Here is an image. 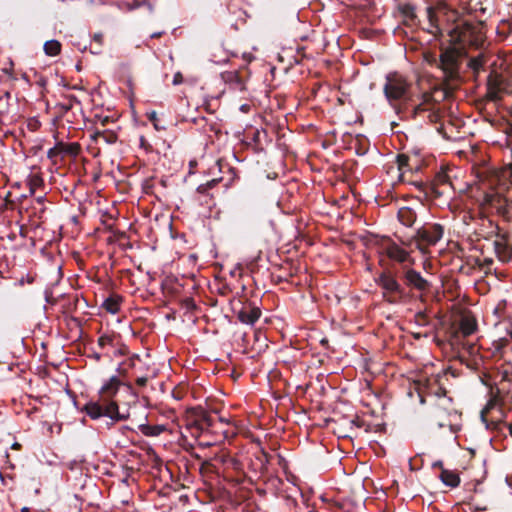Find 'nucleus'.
<instances>
[{"mask_svg":"<svg viewBox=\"0 0 512 512\" xmlns=\"http://www.w3.org/2000/svg\"><path fill=\"white\" fill-rule=\"evenodd\" d=\"M121 384L117 376H112L101 387L98 399L88 401L81 408V411L85 412L92 420H97L101 417L109 418L110 421L107 422L108 428L117 422L126 421L130 416L129 413H121L118 403L114 400Z\"/></svg>","mask_w":512,"mask_h":512,"instance_id":"obj_1","label":"nucleus"},{"mask_svg":"<svg viewBox=\"0 0 512 512\" xmlns=\"http://www.w3.org/2000/svg\"><path fill=\"white\" fill-rule=\"evenodd\" d=\"M466 32L455 26L448 32L449 39L440 41V56L438 66L444 73L445 80L453 81L459 78L460 59L464 53Z\"/></svg>","mask_w":512,"mask_h":512,"instance_id":"obj_2","label":"nucleus"},{"mask_svg":"<svg viewBox=\"0 0 512 512\" xmlns=\"http://www.w3.org/2000/svg\"><path fill=\"white\" fill-rule=\"evenodd\" d=\"M445 228L440 223L426 222L416 229L410 237H399L402 246L410 251L419 250L422 254L430 253V248L436 246L443 238Z\"/></svg>","mask_w":512,"mask_h":512,"instance_id":"obj_3","label":"nucleus"},{"mask_svg":"<svg viewBox=\"0 0 512 512\" xmlns=\"http://www.w3.org/2000/svg\"><path fill=\"white\" fill-rule=\"evenodd\" d=\"M383 92L397 114L401 113L400 103L406 104L412 100L411 83L397 72H391L386 76Z\"/></svg>","mask_w":512,"mask_h":512,"instance_id":"obj_4","label":"nucleus"},{"mask_svg":"<svg viewBox=\"0 0 512 512\" xmlns=\"http://www.w3.org/2000/svg\"><path fill=\"white\" fill-rule=\"evenodd\" d=\"M441 394L436 393L433 397L429 415L431 420L439 427H449L452 432H456L454 419L459 417V414L454 407L453 399L445 395L442 388L438 389Z\"/></svg>","mask_w":512,"mask_h":512,"instance_id":"obj_5","label":"nucleus"},{"mask_svg":"<svg viewBox=\"0 0 512 512\" xmlns=\"http://www.w3.org/2000/svg\"><path fill=\"white\" fill-rule=\"evenodd\" d=\"M512 187L508 188L505 195L500 192H488L484 194L482 206L484 209H495L497 214L505 219L512 217Z\"/></svg>","mask_w":512,"mask_h":512,"instance_id":"obj_6","label":"nucleus"},{"mask_svg":"<svg viewBox=\"0 0 512 512\" xmlns=\"http://www.w3.org/2000/svg\"><path fill=\"white\" fill-rule=\"evenodd\" d=\"M213 424L214 419L204 408L198 406L190 409L189 416L186 419V428L191 431L192 436H200L202 432L211 428Z\"/></svg>","mask_w":512,"mask_h":512,"instance_id":"obj_7","label":"nucleus"},{"mask_svg":"<svg viewBox=\"0 0 512 512\" xmlns=\"http://www.w3.org/2000/svg\"><path fill=\"white\" fill-rule=\"evenodd\" d=\"M81 152V145L77 142L65 143L57 142L54 147L47 152V157L53 165H57L65 160L66 157L76 158Z\"/></svg>","mask_w":512,"mask_h":512,"instance_id":"obj_8","label":"nucleus"},{"mask_svg":"<svg viewBox=\"0 0 512 512\" xmlns=\"http://www.w3.org/2000/svg\"><path fill=\"white\" fill-rule=\"evenodd\" d=\"M377 283L385 291L384 295H387V300L390 303H397L405 295L402 286L389 272H382L377 279Z\"/></svg>","mask_w":512,"mask_h":512,"instance_id":"obj_9","label":"nucleus"},{"mask_svg":"<svg viewBox=\"0 0 512 512\" xmlns=\"http://www.w3.org/2000/svg\"><path fill=\"white\" fill-rule=\"evenodd\" d=\"M487 92L486 98L489 101L497 102L501 100L502 94L506 93L508 90V84L503 79V77L497 73H490L487 78Z\"/></svg>","mask_w":512,"mask_h":512,"instance_id":"obj_10","label":"nucleus"},{"mask_svg":"<svg viewBox=\"0 0 512 512\" xmlns=\"http://www.w3.org/2000/svg\"><path fill=\"white\" fill-rule=\"evenodd\" d=\"M428 6L426 8V14L427 19L429 23L430 29L428 30L431 34L434 35V37L441 41V39L444 37V33L439 25V20L437 16V9L445 8V5L440 3L437 6H433L430 3V0H428V3H426Z\"/></svg>","mask_w":512,"mask_h":512,"instance_id":"obj_11","label":"nucleus"},{"mask_svg":"<svg viewBox=\"0 0 512 512\" xmlns=\"http://www.w3.org/2000/svg\"><path fill=\"white\" fill-rule=\"evenodd\" d=\"M237 319L247 325H253L261 316L259 307L251 302L242 303L238 311H236Z\"/></svg>","mask_w":512,"mask_h":512,"instance_id":"obj_12","label":"nucleus"},{"mask_svg":"<svg viewBox=\"0 0 512 512\" xmlns=\"http://www.w3.org/2000/svg\"><path fill=\"white\" fill-rule=\"evenodd\" d=\"M46 209L47 208L44 203V197L43 196L37 197L35 199L34 204L29 209H27L29 219L33 225H35L36 227H39L40 224L45 221Z\"/></svg>","mask_w":512,"mask_h":512,"instance_id":"obj_13","label":"nucleus"},{"mask_svg":"<svg viewBox=\"0 0 512 512\" xmlns=\"http://www.w3.org/2000/svg\"><path fill=\"white\" fill-rule=\"evenodd\" d=\"M405 284L418 291H425L429 287V283L422 275L414 269H408L403 274Z\"/></svg>","mask_w":512,"mask_h":512,"instance_id":"obj_14","label":"nucleus"},{"mask_svg":"<svg viewBox=\"0 0 512 512\" xmlns=\"http://www.w3.org/2000/svg\"><path fill=\"white\" fill-rule=\"evenodd\" d=\"M449 81L446 80L445 84L443 86L435 87L433 89V92L431 94L424 93V103H430L431 101L435 102H442L448 98H450L453 95V87L448 83Z\"/></svg>","mask_w":512,"mask_h":512,"instance_id":"obj_15","label":"nucleus"},{"mask_svg":"<svg viewBox=\"0 0 512 512\" xmlns=\"http://www.w3.org/2000/svg\"><path fill=\"white\" fill-rule=\"evenodd\" d=\"M425 3H428V0H423ZM395 3L396 10L399 14L406 20L415 23L418 20V16L416 14V5H414L410 1L403 0H393Z\"/></svg>","mask_w":512,"mask_h":512,"instance_id":"obj_16","label":"nucleus"},{"mask_svg":"<svg viewBox=\"0 0 512 512\" xmlns=\"http://www.w3.org/2000/svg\"><path fill=\"white\" fill-rule=\"evenodd\" d=\"M397 219L403 226L410 228L417 220V213L413 208L403 206L398 209Z\"/></svg>","mask_w":512,"mask_h":512,"instance_id":"obj_17","label":"nucleus"},{"mask_svg":"<svg viewBox=\"0 0 512 512\" xmlns=\"http://www.w3.org/2000/svg\"><path fill=\"white\" fill-rule=\"evenodd\" d=\"M385 252L390 259L399 263H405L409 259V253L395 242L387 245Z\"/></svg>","mask_w":512,"mask_h":512,"instance_id":"obj_18","label":"nucleus"},{"mask_svg":"<svg viewBox=\"0 0 512 512\" xmlns=\"http://www.w3.org/2000/svg\"><path fill=\"white\" fill-rule=\"evenodd\" d=\"M352 431V420L343 417L335 421L334 433L343 439L351 438L350 433Z\"/></svg>","mask_w":512,"mask_h":512,"instance_id":"obj_19","label":"nucleus"},{"mask_svg":"<svg viewBox=\"0 0 512 512\" xmlns=\"http://www.w3.org/2000/svg\"><path fill=\"white\" fill-rule=\"evenodd\" d=\"M459 329L464 337L472 335L477 330V321L475 317L465 315L461 318Z\"/></svg>","mask_w":512,"mask_h":512,"instance_id":"obj_20","label":"nucleus"},{"mask_svg":"<svg viewBox=\"0 0 512 512\" xmlns=\"http://www.w3.org/2000/svg\"><path fill=\"white\" fill-rule=\"evenodd\" d=\"M91 139L96 142L100 143L103 142L105 144H114L116 143L118 136L117 134L112 130H96L92 135Z\"/></svg>","mask_w":512,"mask_h":512,"instance_id":"obj_21","label":"nucleus"},{"mask_svg":"<svg viewBox=\"0 0 512 512\" xmlns=\"http://www.w3.org/2000/svg\"><path fill=\"white\" fill-rule=\"evenodd\" d=\"M439 478L446 486L451 488H455L460 484V477L458 473L452 470L442 468Z\"/></svg>","mask_w":512,"mask_h":512,"instance_id":"obj_22","label":"nucleus"},{"mask_svg":"<svg viewBox=\"0 0 512 512\" xmlns=\"http://www.w3.org/2000/svg\"><path fill=\"white\" fill-rule=\"evenodd\" d=\"M507 241L508 235H502L500 240L494 241L495 252L498 255V257L503 261H507L510 258Z\"/></svg>","mask_w":512,"mask_h":512,"instance_id":"obj_23","label":"nucleus"},{"mask_svg":"<svg viewBox=\"0 0 512 512\" xmlns=\"http://www.w3.org/2000/svg\"><path fill=\"white\" fill-rule=\"evenodd\" d=\"M122 297L119 295H111L106 298L102 304V307L111 314H116L120 310V304Z\"/></svg>","mask_w":512,"mask_h":512,"instance_id":"obj_24","label":"nucleus"},{"mask_svg":"<svg viewBox=\"0 0 512 512\" xmlns=\"http://www.w3.org/2000/svg\"><path fill=\"white\" fill-rule=\"evenodd\" d=\"M370 148V142L364 135L358 134L354 137V152L357 155H364Z\"/></svg>","mask_w":512,"mask_h":512,"instance_id":"obj_25","label":"nucleus"},{"mask_svg":"<svg viewBox=\"0 0 512 512\" xmlns=\"http://www.w3.org/2000/svg\"><path fill=\"white\" fill-rule=\"evenodd\" d=\"M27 186L29 187V192L33 195L37 189L44 186V180L40 174H30L27 178Z\"/></svg>","mask_w":512,"mask_h":512,"instance_id":"obj_26","label":"nucleus"},{"mask_svg":"<svg viewBox=\"0 0 512 512\" xmlns=\"http://www.w3.org/2000/svg\"><path fill=\"white\" fill-rule=\"evenodd\" d=\"M62 45L58 40L46 41L43 45V50L47 56H57L61 53Z\"/></svg>","mask_w":512,"mask_h":512,"instance_id":"obj_27","label":"nucleus"},{"mask_svg":"<svg viewBox=\"0 0 512 512\" xmlns=\"http://www.w3.org/2000/svg\"><path fill=\"white\" fill-rule=\"evenodd\" d=\"M117 335L115 333L111 334H103L98 338V346L101 349L106 348L107 346L115 347V340L117 339Z\"/></svg>","mask_w":512,"mask_h":512,"instance_id":"obj_28","label":"nucleus"},{"mask_svg":"<svg viewBox=\"0 0 512 512\" xmlns=\"http://www.w3.org/2000/svg\"><path fill=\"white\" fill-rule=\"evenodd\" d=\"M485 59L482 55L470 58L468 67L475 73L478 74L484 67Z\"/></svg>","mask_w":512,"mask_h":512,"instance_id":"obj_29","label":"nucleus"},{"mask_svg":"<svg viewBox=\"0 0 512 512\" xmlns=\"http://www.w3.org/2000/svg\"><path fill=\"white\" fill-rule=\"evenodd\" d=\"M221 178H214L212 180L207 181L197 187V192L200 194H208V191L213 189L221 182Z\"/></svg>","mask_w":512,"mask_h":512,"instance_id":"obj_30","label":"nucleus"},{"mask_svg":"<svg viewBox=\"0 0 512 512\" xmlns=\"http://www.w3.org/2000/svg\"><path fill=\"white\" fill-rule=\"evenodd\" d=\"M141 431L146 436H158L164 431V427L160 425H145Z\"/></svg>","mask_w":512,"mask_h":512,"instance_id":"obj_31","label":"nucleus"},{"mask_svg":"<svg viewBox=\"0 0 512 512\" xmlns=\"http://www.w3.org/2000/svg\"><path fill=\"white\" fill-rule=\"evenodd\" d=\"M409 161H410L409 156H407L405 154H399L397 156V163H398L399 170L402 172L405 170H412V167H410Z\"/></svg>","mask_w":512,"mask_h":512,"instance_id":"obj_32","label":"nucleus"},{"mask_svg":"<svg viewBox=\"0 0 512 512\" xmlns=\"http://www.w3.org/2000/svg\"><path fill=\"white\" fill-rule=\"evenodd\" d=\"M353 423L354 427L364 428L365 432H368L370 430V423H368L366 419L361 418L359 415L354 416Z\"/></svg>","mask_w":512,"mask_h":512,"instance_id":"obj_33","label":"nucleus"},{"mask_svg":"<svg viewBox=\"0 0 512 512\" xmlns=\"http://www.w3.org/2000/svg\"><path fill=\"white\" fill-rule=\"evenodd\" d=\"M147 117H148L149 121L153 124V126L156 130L160 131V130L165 129L163 126H160L159 119H158L157 113L155 111L148 113Z\"/></svg>","mask_w":512,"mask_h":512,"instance_id":"obj_34","label":"nucleus"},{"mask_svg":"<svg viewBox=\"0 0 512 512\" xmlns=\"http://www.w3.org/2000/svg\"><path fill=\"white\" fill-rule=\"evenodd\" d=\"M357 238L363 243L364 246L368 247L370 243L374 242V237L371 234H359L354 233V237Z\"/></svg>","mask_w":512,"mask_h":512,"instance_id":"obj_35","label":"nucleus"},{"mask_svg":"<svg viewBox=\"0 0 512 512\" xmlns=\"http://www.w3.org/2000/svg\"><path fill=\"white\" fill-rule=\"evenodd\" d=\"M73 102L80 103V102L77 100L76 96L71 95V96H69V98H68V102H67V103H62V104H60V108L62 109V111H63V112H68L69 110H71V109H72V107H73Z\"/></svg>","mask_w":512,"mask_h":512,"instance_id":"obj_36","label":"nucleus"},{"mask_svg":"<svg viewBox=\"0 0 512 512\" xmlns=\"http://www.w3.org/2000/svg\"><path fill=\"white\" fill-rule=\"evenodd\" d=\"M226 82L235 81L238 85H242V81L237 72H229L224 76Z\"/></svg>","mask_w":512,"mask_h":512,"instance_id":"obj_37","label":"nucleus"},{"mask_svg":"<svg viewBox=\"0 0 512 512\" xmlns=\"http://www.w3.org/2000/svg\"><path fill=\"white\" fill-rule=\"evenodd\" d=\"M128 353V347L124 344H121L119 348L114 350L115 356H124Z\"/></svg>","mask_w":512,"mask_h":512,"instance_id":"obj_38","label":"nucleus"},{"mask_svg":"<svg viewBox=\"0 0 512 512\" xmlns=\"http://www.w3.org/2000/svg\"><path fill=\"white\" fill-rule=\"evenodd\" d=\"M172 83H173V85H179V84L183 83V75L181 74V72H177L174 74Z\"/></svg>","mask_w":512,"mask_h":512,"instance_id":"obj_39","label":"nucleus"},{"mask_svg":"<svg viewBox=\"0 0 512 512\" xmlns=\"http://www.w3.org/2000/svg\"><path fill=\"white\" fill-rule=\"evenodd\" d=\"M136 384L139 386V387H145L147 382H148V378L147 377H138L136 380H135Z\"/></svg>","mask_w":512,"mask_h":512,"instance_id":"obj_40","label":"nucleus"},{"mask_svg":"<svg viewBox=\"0 0 512 512\" xmlns=\"http://www.w3.org/2000/svg\"><path fill=\"white\" fill-rule=\"evenodd\" d=\"M425 103L423 102L422 104H419V105H416L413 109V116L415 117L416 115H418L419 113L421 112H424L426 109L424 108V105Z\"/></svg>","mask_w":512,"mask_h":512,"instance_id":"obj_41","label":"nucleus"},{"mask_svg":"<svg viewBox=\"0 0 512 512\" xmlns=\"http://www.w3.org/2000/svg\"><path fill=\"white\" fill-rule=\"evenodd\" d=\"M94 42H96L99 46L103 43V35L101 33H96L93 36Z\"/></svg>","mask_w":512,"mask_h":512,"instance_id":"obj_42","label":"nucleus"},{"mask_svg":"<svg viewBox=\"0 0 512 512\" xmlns=\"http://www.w3.org/2000/svg\"><path fill=\"white\" fill-rule=\"evenodd\" d=\"M172 396H173L175 399H177V400H181V399H182V397H183L182 392H181L180 390H178V389H174V390L172 391Z\"/></svg>","mask_w":512,"mask_h":512,"instance_id":"obj_43","label":"nucleus"},{"mask_svg":"<svg viewBox=\"0 0 512 512\" xmlns=\"http://www.w3.org/2000/svg\"><path fill=\"white\" fill-rule=\"evenodd\" d=\"M413 184L422 192L426 193V185L423 182H413Z\"/></svg>","mask_w":512,"mask_h":512,"instance_id":"obj_44","label":"nucleus"},{"mask_svg":"<svg viewBox=\"0 0 512 512\" xmlns=\"http://www.w3.org/2000/svg\"><path fill=\"white\" fill-rule=\"evenodd\" d=\"M268 459H269V455L265 452H262L261 458H259V460L262 462V466H264L265 463L268 462Z\"/></svg>","mask_w":512,"mask_h":512,"instance_id":"obj_45","label":"nucleus"},{"mask_svg":"<svg viewBox=\"0 0 512 512\" xmlns=\"http://www.w3.org/2000/svg\"><path fill=\"white\" fill-rule=\"evenodd\" d=\"M492 263H493V260L491 258H485L483 260V264H480V266L489 267L490 265H492Z\"/></svg>","mask_w":512,"mask_h":512,"instance_id":"obj_46","label":"nucleus"},{"mask_svg":"<svg viewBox=\"0 0 512 512\" xmlns=\"http://www.w3.org/2000/svg\"><path fill=\"white\" fill-rule=\"evenodd\" d=\"M432 467L433 468H439L442 470L443 467V462L441 460H437L435 461L433 464H432Z\"/></svg>","mask_w":512,"mask_h":512,"instance_id":"obj_47","label":"nucleus"},{"mask_svg":"<svg viewBox=\"0 0 512 512\" xmlns=\"http://www.w3.org/2000/svg\"><path fill=\"white\" fill-rule=\"evenodd\" d=\"M231 464L234 469H239V467H240V462L235 459H231Z\"/></svg>","mask_w":512,"mask_h":512,"instance_id":"obj_48","label":"nucleus"},{"mask_svg":"<svg viewBox=\"0 0 512 512\" xmlns=\"http://www.w3.org/2000/svg\"><path fill=\"white\" fill-rule=\"evenodd\" d=\"M367 407V410L366 411H362V413L364 414V416L366 415H373L374 414V411L372 409L369 408V405H365Z\"/></svg>","mask_w":512,"mask_h":512,"instance_id":"obj_49","label":"nucleus"},{"mask_svg":"<svg viewBox=\"0 0 512 512\" xmlns=\"http://www.w3.org/2000/svg\"><path fill=\"white\" fill-rule=\"evenodd\" d=\"M164 34L163 31L160 32H154L151 34V38H160Z\"/></svg>","mask_w":512,"mask_h":512,"instance_id":"obj_50","label":"nucleus"},{"mask_svg":"<svg viewBox=\"0 0 512 512\" xmlns=\"http://www.w3.org/2000/svg\"><path fill=\"white\" fill-rule=\"evenodd\" d=\"M90 357H92L94 360L96 361H100L101 359V354L100 353H93Z\"/></svg>","mask_w":512,"mask_h":512,"instance_id":"obj_51","label":"nucleus"},{"mask_svg":"<svg viewBox=\"0 0 512 512\" xmlns=\"http://www.w3.org/2000/svg\"><path fill=\"white\" fill-rule=\"evenodd\" d=\"M21 447H22L21 444L18 443V442L13 443L12 446H11V448L15 449V450H20Z\"/></svg>","mask_w":512,"mask_h":512,"instance_id":"obj_52","label":"nucleus"},{"mask_svg":"<svg viewBox=\"0 0 512 512\" xmlns=\"http://www.w3.org/2000/svg\"><path fill=\"white\" fill-rule=\"evenodd\" d=\"M489 409V406H487L482 412H481V418L484 422H486L485 413Z\"/></svg>","mask_w":512,"mask_h":512,"instance_id":"obj_53","label":"nucleus"},{"mask_svg":"<svg viewBox=\"0 0 512 512\" xmlns=\"http://www.w3.org/2000/svg\"><path fill=\"white\" fill-rule=\"evenodd\" d=\"M37 125H38V122H37V121H35V123H29V125H28V126H29V128H30L31 130H35V129H36V127H37Z\"/></svg>","mask_w":512,"mask_h":512,"instance_id":"obj_54","label":"nucleus"},{"mask_svg":"<svg viewBox=\"0 0 512 512\" xmlns=\"http://www.w3.org/2000/svg\"><path fill=\"white\" fill-rule=\"evenodd\" d=\"M353 217H354V221L357 219L358 222H361V217L354 211V214H353ZM356 223L354 222V225Z\"/></svg>","mask_w":512,"mask_h":512,"instance_id":"obj_55","label":"nucleus"},{"mask_svg":"<svg viewBox=\"0 0 512 512\" xmlns=\"http://www.w3.org/2000/svg\"><path fill=\"white\" fill-rule=\"evenodd\" d=\"M438 177H439L440 182H444L446 180L447 176L445 174H439Z\"/></svg>","mask_w":512,"mask_h":512,"instance_id":"obj_56","label":"nucleus"},{"mask_svg":"<svg viewBox=\"0 0 512 512\" xmlns=\"http://www.w3.org/2000/svg\"><path fill=\"white\" fill-rule=\"evenodd\" d=\"M140 142H141V145L144 146V144L146 143V139L144 136H141Z\"/></svg>","mask_w":512,"mask_h":512,"instance_id":"obj_57","label":"nucleus"},{"mask_svg":"<svg viewBox=\"0 0 512 512\" xmlns=\"http://www.w3.org/2000/svg\"><path fill=\"white\" fill-rule=\"evenodd\" d=\"M91 53L93 54H99L101 51L100 49H97V50H93L92 48L90 49Z\"/></svg>","mask_w":512,"mask_h":512,"instance_id":"obj_58","label":"nucleus"},{"mask_svg":"<svg viewBox=\"0 0 512 512\" xmlns=\"http://www.w3.org/2000/svg\"><path fill=\"white\" fill-rule=\"evenodd\" d=\"M200 445L203 447H209L210 443L209 442H204V443L201 442Z\"/></svg>","mask_w":512,"mask_h":512,"instance_id":"obj_59","label":"nucleus"},{"mask_svg":"<svg viewBox=\"0 0 512 512\" xmlns=\"http://www.w3.org/2000/svg\"><path fill=\"white\" fill-rule=\"evenodd\" d=\"M363 368H364L365 370H367V369H368V368H367L366 360H363Z\"/></svg>","mask_w":512,"mask_h":512,"instance_id":"obj_60","label":"nucleus"},{"mask_svg":"<svg viewBox=\"0 0 512 512\" xmlns=\"http://www.w3.org/2000/svg\"><path fill=\"white\" fill-rule=\"evenodd\" d=\"M417 316H418V317H422V318H424V317H425L424 313H418V314H417Z\"/></svg>","mask_w":512,"mask_h":512,"instance_id":"obj_61","label":"nucleus"},{"mask_svg":"<svg viewBox=\"0 0 512 512\" xmlns=\"http://www.w3.org/2000/svg\"><path fill=\"white\" fill-rule=\"evenodd\" d=\"M106 122H108V117H106V118L103 120L102 124H103V125H105V123H106Z\"/></svg>","mask_w":512,"mask_h":512,"instance_id":"obj_62","label":"nucleus"},{"mask_svg":"<svg viewBox=\"0 0 512 512\" xmlns=\"http://www.w3.org/2000/svg\"><path fill=\"white\" fill-rule=\"evenodd\" d=\"M353 197H354V201H356V200H357V196H356V193H355V192H354V194H353Z\"/></svg>","mask_w":512,"mask_h":512,"instance_id":"obj_63","label":"nucleus"},{"mask_svg":"<svg viewBox=\"0 0 512 512\" xmlns=\"http://www.w3.org/2000/svg\"><path fill=\"white\" fill-rule=\"evenodd\" d=\"M22 512H28L27 508L22 509Z\"/></svg>","mask_w":512,"mask_h":512,"instance_id":"obj_64","label":"nucleus"}]
</instances>
